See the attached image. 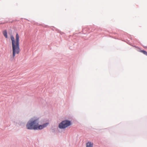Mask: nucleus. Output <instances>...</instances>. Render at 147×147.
Returning <instances> with one entry per match:
<instances>
[{
  "label": "nucleus",
  "mask_w": 147,
  "mask_h": 147,
  "mask_svg": "<svg viewBox=\"0 0 147 147\" xmlns=\"http://www.w3.org/2000/svg\"><path fill=\"white\" fill-rule=\"evenodd\" d=\"M71 124V122L70 121L67 120H65L62 121L59 125V127L61 129L64 128Z\"/></svg>",
  "instance_id": "3"
},
{
  "label": "nucleus",
  "mask_w": 147,
  "mask_h": 147,
  "mask_svg": "<svg viewBox=\"0 0 147 147\" xmlns=\"http://www.w3.org/2000/svg\"><path fill=\"white\" fill-rule=\"evenodd\" d=\"M4 23H0V24H3Z\"/></svg>",
  "instance_id": "7"
},
{
  "label": "nucleus",
  "mask_w": 147,
  "mask_h": 147,
  "mask_svg": "<svg viewBox=\"0 0 147 147\" xmlns=\"http://www.w3.org/2000/svg\"><path fill=\"white\" fill-rule=\"evenodd\" d=\"M39 118L36 117H34L27 122L26 125V128L28 129H41L48 125V123H47L42 125H39Z\"/></svg>",
  "instance_id": "1"
},
{
  "label": "nucleus",
  "mask_w": 147,
  "mask_h": 147,
  "mask_svg": "<svg viewBox=\"0 0 147 147\" xmlns=\"http://www.w3.org/2000/svg\"><path fill=\"white\" fill-rule=\"evenodd\" d=\"M93 144L91 142H88L86 144V147H93Z\"/></svg>",
  "instance_id": "4"
},
{
  "label": "nucleus",
  "mask_w": 147,
  "mask_h": 147,
  "mask_svg": "<svg viewBox=\"0 0 147 147\" xmlns=\"http://www.w3.org/2000/svg\"><path fill=\"white\" fill-rule=\"evenodd\" d=\"M141 52L144 54L147 55V52L145 51L142 50L141 51Z\"/></svg>",
  "instance_id": "6"
},
{
  "label": "nucleus",
  "mask_w": 147,
  "mask_h": 147,
  "mask_svg": "<svg viewBox=\"0 0 147 147\" xmlns=\"http://www.w3.org/2000/svg\"><path fill=\"white\" fill-rule=\"evenodd\" d=\"M11 39L12 48V56L14 57L16 54H18L20 52L19 47V36L18 33H17L16 36L15 40L13 35L11 36Z\"/></svg>",
  "instance_id": "2"
},
{
  "label": "nucleus",
  "mask_w": 147,
  "mask_h": 147,
  "mask_svg": "<svg viewBox=\"0 0 147 147\" xmlns=\"http://www.w3.org/2000/svg\"><path fill=\"white\" fill-rule=\"evenodd\" d=\"M3 34L5 38H7V33L6 31H4L3 32Z\"/></svg>",
  "instance_id": "5"
}]
</instances>
